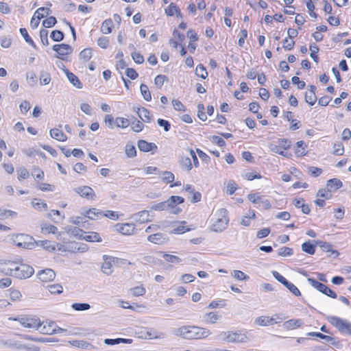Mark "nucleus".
<instances>
[{
  "instance_id": "1",
  "label": "nucleus",
  "mask_w": 351,
  "mask_h": 351,
  "mask_svg": "<svg viewBox=\"0 0 351 351\" xmlns=\"http://www.w3.org/2000/svg\"><path fill=\"white\" fill-rule=\"evenodd\" d=\"M172 332L174 335L185 339H204L211 334L208 329L191 325L175 328Z\"/></svg>"
},
{
  "instance_id": "2",
  "label": "nucleus",
  "mask_w": 351,
  "mask_h": 351,
  "mask_svg": "<svg viewBox=\"0 0 351 351\" xmlns=\"http://www.w3.org/2000/svg\"><path fill=\"white\" fill-rule=\"evenodd\" d=\"M184 201V198L180 196L172 195L166 201L153 204L151 208L159 211L167 210L171 214L177 215L182 211L177 205L183 203Z\"/></svg>"
},
{
  "instance_id": "3",
  "label": "nucleus",
  "mask_w": 351,
  "mask_h": 351,
  "mask_svg": "<svg viewBox=\"0 0 351 351\" xmlns=\"http://www.w3.org/2000/svg\"><path fill=\"white\" fill-rule=\"evenodd\" d=\"M211 221L212 231L217 232L226 229L229 221L227 210L223 208L218 209L213 214Z\"/></svg>"
},
{
  "instance_id": "4",
  "label": "nucleus",
  "mask_w": 351,
  "mask_h": 351,
  "mask_svg": "<svg viewBox=\"0 0 351 351\" xmlns=\"http://www.w3.org/2000/svg\"><path fill=\"white\" fill-rule=\"evenodd\" d=\"M10 319L18 322L20 324L29 330H37L40 326V319L35 315H21Z\"/></svg>"
},
{
  "instance_id": "5",
  "label": "nucleus",
  "mask_w": 351,
  "mask_h": 351,
  "mask_svg": "<svg viewBox=\"0 0 351 351\" xmlns=\"http://www.w3.org/2000/svg\"><path fill=\"white\" fill-rule=\"evenodd\" d=\"M34 273V269L32 267L26 264H17L14 263V266L12 267V276L19 279H25L31 277Z\"/></svg>"
},
{
  "instance_id": "6",
  "label": "nucleus",
  "mask_w": 351,
  "mask_h": 351,
  "mask_svg": "<svg viewBox=\"0 0 351 351\" xmlns=\"http://www.w3.org/2000/svg\"><path fill=\"white\" fill-rule=\"evenodd\" d=\"M12 242L20 248L32 249L35 247V241L33 237L24 234L12 235Z\"/></svg>"
},
{
  "instance_id": "7",
  "label": "nucleus",
  "mask_w": 351,
  "mask_h": 351,
  "mask_svg": "<svg viewBox=\"0 0 351 351\" xmlns=\"http://www.w3.org/2000/svg\"><path fill=\"white\" fill-rule=\"evenodd\" d=\"M327 320L341 333L351 335V323L347 320L336 316H328Z\"/></svg>"
},
{
  "instance_id": "8",
  "label": "nucleus",
  "mask_w": 351,
  "mask_h": 351,
  "mask_svg": "<svg viewBox=\"0 0 351 351\" xmlns=\"http://www.w3.org/2000/svg\"><path fill=\"white\" fill-rule=\"evenodd\" d=\"M307 281L312 287L315 288L317 291L322 293L323 294L332 298H337V295L336 293L331 290L330 288H328L324 284L319 282L311 278H308L307 279Z\"/></svg>"
},
{
  "instance_id": "9",
  "label": "nucleus",
  "mask_w": 351,
  "mask_h": 351,
  "mask_svg": "<svg viewBox=\"0 0 351 351\" xmlns=\"http://www.w3.org/2000/svg\"><path fill=\"white\" fill-rule=\"evenodd\" d=\"M250 340L248 332L229 331V343H247Z\"/></svg>"
},
{
  "instance_id": "10",
  "label": "nucleus",
  "mask_w": 351,
  "mask_h": 351,
  "mask_svg": "<svg viewBox=\"0 0 351 351\" xmlns=\"http://www.w3.org/2000/svg\"><path fill=\"white\" fill-rule=\"evenodd\" d=\"M102 258L104 263L101 265V270L104 274L110 276L113 272L112 264L117 261L118 258L108 255H104Z\"/></svg>"
},
{
  "instance_id": "11",
  "label": "nucleus",
  "mask_w": 351,
  "mask_h": 351,
  "mask_svg": "<svg viewBox=\"0 0 351 351\" xmlns=\"http://www.w3.org/2000/svg\"><path fill=\"white\" fill-rule=\"evenodd\" d=\"M53 50L57 52V58L64 60L66 56L72 53L73 48L69 45L62 43L59 45H54L53 46Z\"/></svg>"
},
{
  "instance_id": "12",
  "label": "nucleus",
  "mask_w": 351,
  "mask_h": 351,
  "mask_svg": "<svg viewBox=\"0 0 351 351\" xmlns=\"http://www.w3.org/2000/svg\"><path fill=\"white\" fill-rule=\"evenodd\" d=\"M114 229L117 232L124 235H131L134 233L135 225L132 223H117Z\"/></svg>"
},
{
  "instance_id": "13",
  "label": "nucleus",
  "mask_w": 351,
  "mask_h": 351,
  "mask_svg": "<svg viewBox=\"0 0 351 351\" xmlns=\"http://www.w3.org/2000/svg\"><path fill=\"white\" fill-rule=\"evenodd\" d=\"M74 191L82 197L88 199H93L95 197V193L93 189L88 186H82L74 189Z\"/></svg>"
},
{
  "instance_id": "14",
  "label": "nucleus",
  "mask_w": 351,
  "mask_h": 351,
  "mask_svg": "<svg viewBox=\"0 0 351 351\" xmlns=\"http://www.w3.org/2000/svg\"><path fill=\"white\" fill-rule=\"evenodd\" d=\"M247 198L250 201H251L254 204H260L265 209H269L271 208L270 202L264 199L263 196L258 195L257 194H249L247 195Z\"/></svg>"
},
{
  "instance_id": "15",
  "label": "nucleus",
  "mask_w": 351,
  "mask_h": 351,
  "mask_svg": "<svg viewBox=\"0 0 351 351\" xmlns=\"http://www.w3.org/2000/svg\"><path fill=\"white\" fill-rule=\"evenodd\" d=\"M58 326L53 322L41 323L38 330L41 333L45 335H53L57 333Z\"/></svg>"
},
{
  "instance_id": "16",
  "label": "nucleus",
  "mask_w": 351,
  "mask_h": 351,
  "mask_svg": "<svg viewBox=\"0 0 351 351\" xmlns=\"http://www.w3.org/2000/svg\"><path fill=\"white\" fill-rule=\"evenodd\" d=\"M38 279L44 282H51L54 280L56 273L51 269L39 271L37 274Z\"/></svg>"
},
{
  "instance_id": "17",
  "label": "nucleus",
  "mask_w": 351,
  "mask_h": 351,
  "mask_svg": "<svg viewBox=\"0 0 351 351\" xmlns=\"http://www.w3.org/2000/svg\"><path fill=\"white\" fill-rule=\"evenodd\" d=\"M130 219L134 221L140 223H144L151 221L149 212L148 210H142L135 214H133Z\"/></svg>"
},
{
  "instance_id": "18",
  "label": "nucleus",
  "mask_w": 351,
  "mask_h": 351,
  "mask_svg": "<svg viewBox=\"0 0 351 351\" xmlns=\"http://www.w3.org/2000/svg\"><path fill=\"white\" fill-rule=\"evenodd\" d=\"M316 245H318L321 250L323 252L330 253L328 256L337 258L339 253L337 250H334L332 249V245L329 243L322 241H315Z\"/></svg>"
},
{
  "instance_id": "19",
  "label": "nucleus",
  "mask_w": 351,
  "mask_h": 351,
  "mask_svg": "<svg viewBox=\"0 0 351 351\" xmlns=\"http://www.w3.org/2000/svg\"><path fill=\"white\" fill-rule=\"evenodd\" d=\"M134 111H135L138 117L144 122L149 123L152 120L150 112L144 107H134Z\"/></svg>"
},
{
  "instance_id": "20",
  "label": "nucleus",
  "mask_w": 351,
  "mask_h": 351,
  "mask_svg": "<svg viewBox=\"0 0 351 351\" xmlns=\"http://www.w3.org/2000/svg\"><path fill=\"white\" fill-rule=\"evenodd\" d=\"M147 240L155 244L161 245L167 243L169 239L162 233H156L148 236Z\"/></svg>"
},
{
  "instance_id": "21",
  "label": "nucleus",
  "mask_w": 351,
  "mask_h": 351,
  "mask_svg": "<svg viewBox=\"0 0 351 351\" xmlns=\"http://www.w3.org/2000/svg\"><path fill=\"white\" fill-rule=\"evenodd\" d=\"M221 319V315H219L216 312H210L205 313L202 316V321L206 324H214Z\"/></svg>"
},
{
  "instance_id": "22",
  "label": "nucleus",
  "mask_w": 351,
  "mask_h": 351,
  "mask_svg": "<svg viewBox=\"0 0 351 351\" xmlns=\"http://www.w3.org/2000/svg\"><path fill=\"white\" fill-rule=\"evenodd\" d=\"M316 87L314 85L309 86L308 91L305 94V101L310 106H313L317 101L315 95Z\"/></svg>"
},
{
  "instance_id": "23",
  "label": "nucleus",
  "mask_w": 351,
  "mask_h": 351,
  "mask_svg": "<svg viewBox=\"0 0 351 351\" xmlns=\"http://www.w3.org/2000/svg\"><path fill=\"white\" fill-rule=\"evenodd\" d=\"M83 216L86 218H88L91 220H96L99 217H102L103 212L100 211L97 208H90L88 210H86L82 213Z\"/></svg>"
},
{
  "instance_id": "24",
  "label": "nucleus",
  "mask_w": 351,
  "mask_h": 351,
  "mask_svg": "<svg viewBox=\"0 0 351 351\" xmlns=\"http://www.w3.org/2000/svg\"><path fill=\"white\" fill-rule=\"evenodd\" d=\"M138 147L141 151L144 152H148L157 149V146L155 143H148L144 140H139L138 141Z\"/></svg>"
},
{
  "instance_id": "25",
  "label": "nucleus",
  "mask_w": 351,
  "mask_h": 351,
  "mask_svg": "<svg viewBox=\"0 0 351 351\" xmlns=\"http://www.w3.org/2000/svg\"><path fill=\"white\" fill-rule=\"evenodd\" d=\"M13 266H14V262L0 261V272L12 276Z\"/></svg>"
},
{
  "instance_id": "26",
  "label": "nucleus",
  "mask_w": 351,
  "mask_h": 351,
  "mask_svg": "<svg viewBox=\"0 0 351 351\" xmlns=\"http://www.w3.org/2000/svg\"><path fill=\"white\" fill-rule=\"evenodd\" d=\"M303 324V322L300 319H292L288 321H286L283 324V326L287 330H293L297 328H299Z\"/></svg>"
},
{
  "instance_id": "27",
  "label": "nucleus",
  "mask_w": 351,
  "mask_h": 351,
  "mask_svg": "<svg viewBox=\"0 0 351 351\" xmlns=\"http://www.w3.org/2000/svg\"><path fill=\"white\" fill-rule=\"evenodd\" d=\"M69 343L74 347L82 348V349L91 350V349L95 348L94 346H93L90 343H88L86 341H83V340H73V341H69Z\"/></svg>"
},
{
  "instance_id": "28",
  "label": "nucleus",
  "mask_w": 351,
  "mask_h": 351,
  "mask_svg": "<svg viewBox=\"0 0 351 351\" xmlns=\"http://www.w3.org/2000/svg\"><path fill=\"white\" fill-rule=\"evenodd\" d=\"M50 136L59 141H66L67 140L66 136L58 128L51 129L49 132Z\"/></svg>"
},
{
  "instance_id": "29",
  "label": "nucleus",
  "mask_w": 351,
  "mask_h": 351,
  "mask_svg": "<svg viewBox=\"0 0 351 351\" xmlns=\"http://www.w3.org/2000/svg\"><path fill=\"white\" fill-rule=\"evenodd\" d=\"M181 168L186 171H190L193 168L191 158L189 156H182L179 160Z\"/></svg>"
},
{
  "instance_id": "30",
  "label": "nucleus",
  "mask_w": 351,
  "mask_h": 351,
  "mask_svg": "<svg viewBox=\"0 0 351 351\" xmlns=\"http://www.w3.org/2000/svg\"><path fill=\"white\" fill-rule=\"evenodd\" d=\"M255 323L259 326H266L272 325L276 323L275 319L273 317H269L267 316H261L255 319Z\"/></svg>"
},
{
  "instance_id": "31",
  "label": "nucleus",
  "mask_w": 351,
  "mask_h": 351,
  "mask_svg": "<svg viewBox=\"0 0 351 351\" xmlns=\"http://www.w3.org/2000/svg\"><path fill=\"white\" fill-rule=\"evenodd\" d=\"M165 337V334L162 332H157L154 329L149 328L146 331V339H162Z\"/></svg>"
},
{
  "instance_id": "32",
  "label": "nucleus",
  "mask_w": 351,
  "mask_h": 351,
  "mask_svg": "<svg viewBox=\"0 0 351 351\" xmlns=\"http://www.w3.org/2000/svg\"><path fill=\"white\" fill-rule=\"evenodd\" d=\"M66 75L69 80V82L76 88H82V84L78 79V77L74 75L73 73L69 72L68 70H66L65 71Z\"/></svg>"
},
{
  "instance_id": "33",
  "label": "nucleus",
  "mask_w": 351,
  "mask_h": 351,
  "mask_svg": "<svg viewBox=\"0 0 351 351\" xmlns=\"http://www.w3.org/2000/svg\"><path fill=\"white\" fill-rule=\"evenodd\" d=\"M112 27L113 23L112 19H106L101 23L100 31L104 34H108L112 32Z\"/></svg>"
},
{
  "instance_id": "34",
  "label": "nucleus",
  "mask_w": 351,
  "mask_h": 351,
  "mask_svg": "<svg viewBox=\"0 0 351 351\" xmlns=\"http://www.w3.org/2000/svg\"><path fill=\"white\" fill-rule=\"evenodd\" d=\"M83 239L89 242H101V238L99 234L95 232H86Z\"/></svg>"
},
{
  "instance_id": "35",
  "label": "nucleus",
  "mask_w": 351,
  "mask_h": 351,
  "mask_svg": "<svg viewBox=\"0 0 351 351\" xmlns=\"http://www.w3.org/2000/svg\"><path fill=\"white\" fill-rule=\"evenodd\" d=\"M326 186L330 190H337L342 186V182L337 178L330 179L327 181Z\"/></svg>"
},
{
  "instance_id": "36",
  "label": "nucleus",
  "mask_w": 351,
  "mask_h": 351,
  "mask_svg": "<svg viewBox=\"0 0 351 351\" xmlns=\"http://www.w3.org/2000/svg\"><path fill=\"white\" fill-rule=\"evenodd\" d=\"M302 250L308 254H314L315 245L313 244L310 241L304 242L301 246Z\"/></svg>"
},
{
  "instance_id": "37",
  "label": "nucleus",
  "mask_w": 351,
  "mask_h": 351,
  "mask_svg": "<svg viewBox=\"0 0 351 351\" xmlns=\"http://www.w3.org/2000/svg\"><path fill=\"white\" fill-rule=\"evenodd\" d=\"M41 232L43 234H56L58 232V228L56 226L48 224V223H44L41 226Z\"/></svg>"
},
{
  "instance_id": "38",
  "label": "nucleus",
  "mask_w": 351,
  "mask_h": 351,
  "mask_svg": "<svg viewBox=\"0 0 351 351\" xmlns=\"http://www.w3.org/2000/svg\"><path fill=\"white\" fill-rule=\"evenodd\" d=\"M307 335L309 336V337H319V338L324 340L326 342H328V343H332V341L334 340V339L332 337L324 335V334H322L321 332H311L307 333Z\"/></svg>"
},
{
  "instance_id": "39",
  "label": "nucleus",
  "mask_w": 351,
  "mask_h": 351,
  "mask_svg": "<svg viewBox=\"0 0 351 351\" xmlns=\"http://www.w3.org/2000/svg\"><path fill=\"white\" fill-rule=\"evenodd\" d=\"M56 330L57 333L64 332L65 335H76L79 333L78 329L73 327L62 328L58 326V329H56Z\"/></svg>"
},
{
  "instance_id": "40",
  "label": "nucleus",
  "mask_w": 351,
  "mask_h": 351,
  "mask_svg": "<svg viewBox=\"0 0 351 351\" xmlns=\"http://www.w3.org/2000/svg\"><path fill=\"white\" fill-rule=\"evenodd\" d=\"M115 125L120 128H126L130 125V121L128 119L119 117L116 118Z\"/></svg>"
},
{
  "instance_id": "41",
  "label": "nucleus",
  "mask_w": 351,
  "mask_h": 351,
  "mask_svg": "<svg viewBox=\"0 0 351 351\" xmlns=\"http://www.w3.org/2000/svg\"><path fill=\"white\" fill-rule=\"evenodd\" d=\"M160 174L162 176V181L167 184L172 183L175 179L174 174L171 171H161Z\"/></svg>"
},
{
  "instance_id": "42",
  "label": "nucleus",
  "mask_w": 351,
  "mask_h": 351,
  "mask_svg": "<svg viewBox=\"0 0 351 351\" xmlns=\"http://www.w3.org/2000/svg\"><path fill=\"white\" fill-rule=\"evenodd\" d=\"M129 292L132 295L136 297L143 295L145 293L146 290L143 285H141L131 288L129 290Z\"/></svg>"
},
{
  "instance_id": "43",
  "label": "nucleus",
  "mask_w": 351,
  "mask_h": 351,
  "mask_svg": "<svg viewBox=\"0 0 351 351\" xmlns=\"http://www.w3.org/2000/svg\"><path fill=\"white\" fill-rule=\"evenodd\" d=\"M140 90L145 100L149 101L152 99L151 93L147 85L141 84L140 86Z\"/></svg>"
},
{
  "instance_id": "44",
  "label": "nucleus",
  "mask_w": 351,
  "mask_h": 351,
  "mask_svg": "<svg viewBox=\"0 0 351 351\" xmlns=\"http://www.w3.org/2000/svg\"><path fill=\"white\" fill-rule=\"evenodd\" d=\"M20 33L25 39V42H27L29 45L33 47L34 49H37V47L31 37L29 36L27 31L25 28H21Z\"/></svg>"
},
{
  "instance_id": "45",
  "label": "nucleus",
  "mask_w": 351,
  "mask_h": 351,
  "mask_svg": "<svg viewBox=\"0 0 351 351\" xmlns=\"http://www.w3.org/2000/svg\"><path fill=\"white\" fill-rule=\"evenodd\" d=\"M47 288L51 294H60L63 291V288L60 284L50 285Z\"/></svg>"
},
{
  "instance_id": "46",
  "label": "nucleus",
  "mask_w": 351,
  "mask_h": 351,
  "mask_svg": "<svg viewBox=\"0 0 351 351\" xmlns=\"http://www.w3.org/2000/svg\"><path fill=\"white\" fill-rule=\"evenodd\" d=\"M125 154L128 158H133L136 155V150L134 145L128 143L125 147Z\"/></svg>"
},
{
  "instance_id": "47",
  "label": "nucleus",
  "mask_w": 351,
  "mask_h": 351,
  "mask_svg": "<svg viewBox=\"0 0 351 351\" xmlns=\"http://www.w3.org/2000/svg\"><path fill=\"white\" fill-rule=\"evenodd\" d=\"M51 10L45 7L39 8L34 14V16L38 18V19H41L45 16V14L48 15Z\"/></svg>"
},
{
  "instance_id": "48",
  "label": "nucleus",
  "mask_w": 351,
  "mask_h": 351,
  "mask_svg": "<svg viewBox=\"0 0 351 351\" xmlns=\"http://www.w3.org/2000/svg\"><path fill=\"white\" fill-rule=\"evenodd\" d=\"M80 58L84 62L88 61L92 58V49L90 48H86L80 53Z\"/></svg>"
},
{
  "instance_id": "49",
  "label": "nucleus",
  "mask_w": 351,
  "mask_h": 351,
  "mask_svg": "<svg viewBox=\"0 0 351 351\" xmlns=\"http://www.w3.org/2000/svg\"><path fill=\"white\" fill-rule=\"evenodd\" d=\"M69 231L71 235L80 239H83L84 235L86 234V232L77 227L70 228Z\"/></svg>"
},
{
  "instance_id": "50",
  "label": "nucleus",
  "mask_w": 351,
  "mask_h": 351,
  "mask_svg": "<svg viewBox=\"0 0 351 351\" xmlns=\"http://www.w3.org/2000/svg\"><path fill=\"white\" fill-rule=\"evenodd\" d=\"M269 149L271 152H272L274 153L278 154L285 156V157L287 156V153L282 151L281 149L282 148L280 147L279 146H277V144H276L274 143H270L269 145Z\"/></svg>"
},
{
  "instance_id": "51",
  "label": "nucleus",
  "mask_w": 351,
  "mask_h": 351,
  "mask_svg": "<svg viewBox=\"0 0 351 351\" xmlns=\"http://www.w3.org/2000/svg\"><path fill=\"white\" fill-rule=\"evenodd\" d=\"M64 33L60 30H53L50 34V38L55 42H60L64 39Z\"/></svg>"
},
{
  "instance_id": "52",
  "label": "nucleus",
  "mask_w": 351,
  "mask_h": 351,
  "mask_svg": "<svg viewBox=\"0 0 351 351\" xmlns=\"http://www.w3.org/2000/svg\"><path fill=\"white\" fill-rule=\"evenodd\" d=\"M195 74L202 77V79H206L208 76V73L206 71V68L203 64H199L196 67Z\"/></svg>"
},
{
  "instance_id": "53",
  "label": "nucleus",
  "mask_w": 351,
  "mask_h": 351,
  "mask_svg": "<svg viewBox=\"0 0 351 351\" xmlns=\"http://www.w3.org/2000/svg\"><path fill=\"white\" fill-rule=\"evenodd\" d=\"M162 256L164 259L169 263L177 264L182 261V259L180 257L175 255L164 254Z\"/></svg>"
},
{
  "instance_id": "54",
  "label": "nucleus",
  "mask_w": 351,
  "mask_h": 351,
  "mask_svg": "<svg viewBox=\"0 0 351 351\" xmlns=\"http://www.w3.org/2000/svg\"><path fill=\"white\" fill-rule=\"evenodd\" d=\"M71 307L76 311H83L88 310L90 306L88 303H74L72 304Z\"/></svg>"
},
{
  "instance_id": "55",
  "label": "nucleus",
  "mask_w": 351,
  "mask_h": 351,
  "mask_svg": "<svg viewBox=\"0 0 351 351\" xmlns=\"http://www.w3.org/2000/svg\"><path fill=\"white\" fill-rule=\"evenodd\" d=\"M297 148L295 149V154L298 156H302L305 155V143L302 141H300L296 143Z\"/></svg>"
},
{
  "instance_id": "56",
  "label": "nucleus",
  "mask_w": 351,
  "mask_h": 351,
  "mask_svg": "<svg viewBox=\"0 0 351 351\" xmlns=\"http://www.w3.org/2000/svg\"><path fill=\"white\" fill-rule=\"evenodd\" d=\"M285 287H286L294 295L300 296L301 295L300 290L293 283L288 281Z\"/></svg>"
},
{
  "instance_id": "57",
  "label": "nucleus",
  "mask_w": 351,
  "mask_h": 351,
  "mask_svg": "<svg viewBox=\"0 0 351 351\" xmlns=\"http://www.w3.org/2000/svg\"><path fill=\"white\" fill-rule=\"evenodd\" d=\"M310 50H311V58L315 62H318V57L316 55V53L319 51V47L315 44H311L310 45Z\"/></svg>"
},
{
  "instance_id": "58",
  "label": "nucleus",
  "mask_w": 351,
  "mask_h": 351,
  "mask_svg": "<svg viewBox=\"0 0 351 351\" xmlns=\"http://www.w3.org/2000/svg\"><path fill=\"white\" fill-rule=\"evenodd\" d=\"M16 171L19 174L18 179L19 180L21 179H27L29 176L28 171L23 167L18 168Z\"/></svg>"
},
{
  "instance_id": "59",
  "label": "nucleus",
  "mask_w": 351,
  "mask_h": 351,
  "mask_svg": "<svg viewBox=\"0 0 351 351\" xmlns=\"http://www.w3.org/2000/svg\"><path fill=\"white\" fill-rule=\"evenodd\" d=\"M56 23L57 21L54 16H49L43 21V25L45 28H49L54 26Z\"/></svg>"
},
{
  "instance_id": "60",
  "label": "nucleus",
  "mask_w": 351,
  "mask_h": 351,
  "mask_svg": "<svg viewBox=\"0 0 351 351\" xmlns=\"http://www.w3.org/2000/svg\"><path fill=\"white\" fill-rule=\"evenodd\" d=\"M176 12H178V7L176 6L173 3H171L165 9V13L167 16H172L176 14Z\"/></svg>"
},
{
  "instance_id": "61",
  "label": "nucleus",
  "mask_w": 351,
  "mask_h": 351,
  "mask_svg": "<svg viewBox=\"0 0 351 351\" xmlns=\"http://www.w3.org/2000/svg\"><path fill=\"white\" fill-rule=\"evenodd\" d=\"M40 246L48 251H54L56 250L54 243L47 240L40 241Z\"/></svg>"
},
{
  "instance_id": "62",
  "label": "nucleus",
  "mask_w": 351,
  "mask_h": 351,
  "mask_svg": "<svg viewBox=\"0 0 351 351\" xmlns=\"http://www.w3.org/2000/svg\"><path fill=\"white\" fill-rule=\"evenodd\" d=\"M51 82V75L49 73L45 72L42 73L40 76V83L41 85L49 84Z\"/></svg>"
},
{
  "instance_id": "63",
  "label": "nucleus",
  "mask_w": 351,
  "mask_h": 351,
  "mask_svg": "<svg viewBox=\"0 0 351 351\" xmlns=\"http://www.w3.org/2000/svg\"><path fill=\"white\" fill-rule=\"evenodd\" d=\"M344 152V147L342 143H335L333 146V154L336 156H341Z\"/></svg>"
},
{
  "instance_id": "64",
  "label": "nucleus",
  "mask_w": 351,
  "mask_h": 351,
  "mask_svg": "<svg viewBox=\"0 0 351 351\" xmlns=\"http://www.w3.org/2000/svg\"><path fill=\"white\" fill-rule=\"evenodd\" d=\"M97 45L102 49H106L109 45V39L106 36H101L97 40Z\"/></svg>"
}]
</instances>
